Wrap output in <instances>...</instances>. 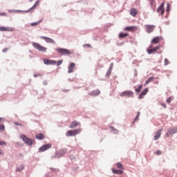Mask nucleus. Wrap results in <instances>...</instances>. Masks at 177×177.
<instances>
[{
	"label": "nucleus",
	"mask_w": 177,
	"mask_h": 177,
	"mask_svg": "<svg viewBox=\"0 0 177 177\" xmlns=\"http://www.w3.org/2000/svg\"><path fill=\"white\" fill-rule=\"evenodd\" d=\"M140 115V111H138V112H137V115L134 119V121H138V120H139Z\"/></svg>",
	"instance_id": "obj_32"
},
{
	"label": "nucleus",
	"mask_w": 177,
	"mask_h": 177,
	"mask_svg": "<svg viewBox=\"0 0 177 177\" xmlns=\"http://www.w3.org/2000/svg\"><path fill=\"white\" fill-rule=\"evenodd\" d=\"M6 141H1V140H0V146H6Z\"/></svg>",
	"instance_id": "obj_38"
},
{
	"label": "nucleus",
	"mask_w": 177,
	"mask_h": 177,
	"mask_svg": "<svg viewBox=\"0 0 177 177\" xmlns=\"http://www.w3.org/2000/svg\"><path fill=\"white\" fill-rule=\"evenodd\" d=\"M134 75L135 76H138V71H136V69L134 71Z\"/></svg>",
	"instance_id": "obj_42"
},
{
	"label": "nucleus",
	"mask_w": 177,
	"mask_h": 177,
	"mask_svg": "<svg viewBox=\"0 0 177 177\" xmlns=\"http://www.w3.org/2000/svg\"><path fill=\"white\" fill-rule=\"evenodd\" d=\"M40 37L41 39H44V40H46L47 43H53V44L55 43V41L51 37H48L46 36H40Z\"/></svg>",
	"instance_id": "obj_12"
},
{
	"label": "nucleus",
	"mask_w": 177,
	"mask_h": 177,
	"mask_svg": "<svg viewBox=\"0 0 177 177\" xmlns=\"http://www.w3.org/2000/svg\"><path fill=\"white\" fill-rule=\"evenodd\" d=\"M52 144H44V145H41L40 147L39 150L41 151H46V150H49V149H51Z\"/></svg>",
	"instance_id": "obj_9"
},
{
	"label": "nucleus",
	"mask_w": 177,
	"mask_h": 177,
	"mask_svg": "<svg viewBox=\"0 0 177 177\" xmlns=\"http://www.w3.org/2000/svg\"><path fill=\"white\" fill-rule=\"evenodd\" d=\"M160 47V46H156V47L153 48L152 44H151L149 46V48H147V52L149 53V54H152L153 53H155L156 51L159 50Z\"/></svg>",
	"instance_id": "obj_7"
},
{
	"label": "nucleus",
	"mask_w": 177,
	"mask_h": 177,
	"mask_svg": "<svg viewBox=\"0 0 177 177\" xmlns=\"http://www.w3.org/2000/svg\"><path fill=\"white\" fill-rule=\"evenodd\" d=\"M165 7V3H161V4H160L159 7H158L157 8V12H161L162 15H164V12H165V10L164 8Z\"/></svg>",
	"instance_id": "obj_10"
},
{
	"label": "nucleus",
	"mask_w": 177,
	"mask_h": 177,
	"mask_svg": "<svg viewBox=\"0 0 177 177\" xmlns=\"http://www.w3.org/2000/svg\"><path fill=\"white\" fill-rule=\"evenodd\" d=\"M116 167L117 168H119V169H124V167L122 165V164H121L120 162H118V164H116Z\"/></svg>",
	"instance_id": "obj_27"
},
{
	"label": "nucleus",
	"mask_w": 177,
	"mask_h": 177,
	"mask_svg": "<svg viewBox=\"0 0 177 177\" xmlns=\"http://www.w3.org/2000/svg\"><path fill=\"white\" fill-rule=\"evenodd\" d=\"M110 129L114 132V133H118V130L117 129H115L113 126H110Z\"/></svg>",
	"instance_id": "obj_28"
},
{
	"label": "nucleus",
	"mask_w": 177,
	"mask_h": 177,
	"mask_svg": "<svg viewBox=\"0 0 177 177\" xmlns=\"http://www.w3.org/2000/svg\"><path fill=\"white\" fill-rule=\"evenodd\" d=\"M138 26H126L124 28V30H129V31H133V30H137Z\"/></svg>",
	"instance_id": "obj_17"
},
{
	"label": "nucleus",
	"mask_w": 177,
	"mask_h": 177,
	"mask_svg": "<svg viewBox=\"0 0 177 177\" xmlns=\"http://www.w3.org/2000/svg\"><path fill=\"white\" fill-rule=\"evenodd\" d=\"M35 77H37V76H41L40 73H35L34 75Z\"/></svg>",
	"instance_id": "obj_41"
},
{
	"label": "nucleus",
	"mask_w": 177,
	"mask_h": 177,
	"mask_svg": "<svg viewBox=\"0 0 177 177\" xmlns=\"http://www.w3.org/2000/svg\"><path fill=\"white\" fill-rule=\"evenodd\" d=\"M3 152L2 149H0V156H3Z\"/></svg>",
	"instance_id": "obj_44"
},
{
	"label": "nucleus",
	"mask_w": 177,
	"mask_h": 177,
	"mask_svg": "<svg viewBox=\"0 0 177 177\" xmlns=\"http://www.w3.org/2000/svg\"><path fill=\"white\" fill-rule=\"evenodd\" d=\"M4 129H5L4 124H1V123H0V131H4Z\"/></svg>",
	"instance_id": "obj_36"
},
{
	"label": "nucleus",
	"mask_w": 177,
	"mask_h": 177,
	"mask_svg": "<svg viewBox=\"0 0 177 177\" xmlns=\"http://www.w3.org/2000/svg\"><path fill=\"white\" fill-rule=\"evenodd\" d=\"M120 95L121 97H133V91H132L131 90H125L124 91H122L121 93H120Z\"/></svg>",
	"instance_id": "obj_5"
},
{
	"label": "nucleus",
	"mask_w": 177,
	"mask_h": 177,
	"mask_svg": "<svg viewBox=\"0 0 177 177\" xmlns=\"http://www.w3.org/2000/svg\"><path fill=\"white\" fill-rule=\"evenodd\" d=\"M0 30L12 31V30H14V28H7L6 26H0Z\"/></svg>",
	"instance_id": "obj_21"
},
{
	"label": "nucleus",
	"mask_w": 177,
	"mask_h": 177,
	"mask_svg": "<svg viewBox=\"0 0 177 177\" xmlns=\"http://www.w3.org/2000/svg\"><path fill=\"white\" fill-rule=\"evenodd\" d=\"M75 66V62H71L70 65L68 66V73H71L72 72H73Z\"/></svg>",
	"instance_id": "obj_14"
},
{
	"label": "nucleus",
	"mask_w": 177,
	"mask_h": 177,
	"mask_svg": "<svg viewBox=\"0 0 177 177\" xmlns=\"http://www.w3.org/2000/svg\"><path fill=\"white\" fill-rule=\"evenodd\" d=\"M165 108H167V104H162Z\"/></svg>",
	"instance_id": "obj_45"
},
{
	"label": "nucleus",
	"mask_w": 177,
	"mask_h": 177,
	"mask_svg": "<svg viewBox=\"0 0 177 177\" xmlns=\"http://www.w3.org/2000/svg\"><path fill=\"white\" fill-rule=\"evenodd\" d=\"M171 101H172V97H169V98H167V102L168 104H169L171 102Z\"/></svg>",
	"instance_id": "obj_39"
},
{
	"label": "nucleus",
	"mask_w": 177,
	"mask_h": 177,
	"mask_svg": "<svg viewBox=\"0 0 177 177\" xmlns=\"http://www.w3.org/2000/svg\"><path fill=\"white\" fill-rule=\"evenodd\" d=\"M86 46H88V47H91V44H86Z\"/></svg>",
	"instance_id": "obj_49"
},
{
	"label": "nucleus",
	"mask_w": 177,
	"mask_h": 177,
	"mask_svg": "<svg viewBox=\"0 0 177 177\" xmlns=\"http://www.w3.org/2000/svg\"><path fill=\"white\" fill-rule=\"evenodd\" d=\"M57 51L64 55L73 54V51H71L68 48H57Z\"/></svg>",
	"instance_id": "obj_6"
},
{
	"label": "nucleus",
	"mask_w": 177,
	"mask_h": 177,
	"mask_svg": "<svg viewBox=\"0 0 177 177\" xmlns=\"http://www.w3.org/2000/svg\"><path fill=\"white\" fill-rule=\"evenodd\" d=\"M44 64H56V61H54L53 59H48L47 58H45L44 59Z\"/></svg>",
	"instance_id": "obj_20"
},
{
	"label": "nucleus",
	"mask_w": 177,
	"mask_h": 177,
	"mask_svg": "<svg viewBox=\"0 0 177 177\" xmlns=\"http://www.w3.org/2000/svg\"><path fill=\"white\" fill-rule=\"evenodd\" d=\"M23 169H24V165H20L19 167H18L17 168V171L18 172H20L21 171H23Z\"/></svg>",
	"instance_id": "obj_29"
},
{
	"label": "nucleus",
	"mask_w": 177,
	"mask_h": 177,
	"mask_svg": "<svg viewBox=\"0 0 177 177\" xmlns=\"http://www.w3.org/2000/svg\"><path fill=\"white\" fill-rule=\"evenodd\" d=\"M101 91L100 90H93L90 93L91 95H99L100 94Z\"/></svg>",
	"instance_id": "obj_23"
},
{
	"label": "nucleus",
	"mask_w": 177,
	"mask_h": 177,
	"mask_svg": "<svg viewBox=\"0 0 177 177\" xmlns=\"http://www.w3.org/2000/svg\"><path fill=\"white\" fill-rule=\"evenodd\" d=\"M156 156H160L162 154V151L160 149H158V151H156Z\"/></svg>",
	"instance_id": "obj_35"
},
{
	"label": "nucleus",
	"mask_w": 177,
	"mask_h": 177,
	"mask_svg": "<svg viewBox=\"0 0 177 177\" xmlns=\"http://www.w3.org/2000/svg\"><path fill=\"white\" fill-rule=\"evenodd\" d=\"M142 87H143V84H140V86H138V87H137V88H136V91H137V93H139L140 90H142Z\"/></svg>",
	"instance_id": "obj_30"
},
{
	"label": "nucleus",
	"mask_w": 177,
	"mask_h": 177,
	"mask_svg": "<svg viewBox=\"0 0 177 177\" xmlns=\"http://www.w3.org/2000/svg\"><path fill=\"white\" fill-rule=\"evenodd\" d=\"M112 172L113 174H116L117 175H122L123 174V171H121L120 169H112Z\"/></svg>",
	"instance_id": "obj_24"
},
{
	"label": "nucleus",
	"mask_w": 177,
	"mask_h": 177,
	"mask_svg": "<svg viewBox=\"0 0 177 177\" xmlns=\"http://www.w3.org/2000/svg\"><path fill=\"white\" fill-rule=\"evenodd\" d=\"M147 91H149V88H146L145 90H142V91L139 95V98H143L146 94H147Z\"/></svg>",
	"instance_id": "obj_15"
},
{
	"label": "nucleus",
	"mask_w": 177,
	"mask_h": 177,
	"mask_svg": "<svg viewBox=\"0 0 177 177\" xmlns=\"http://www.w3.org/2000/svg\"><path fill=\"white\" fill-rule=\"evenodd\" d=\"M149 1L151 8L153 10H156V0H149Z\"/></svg>",
	"instance_id": "obj_18"
},
{
	"label": "nucleus",
	"mask_w": 177,
	"mask_h": 177,
	"mask_svg": "<svg viewBox=\"0 0 177 177\" xmlns=\"http://www.w3.org/2000/svg\"><path fill=\"white\" fill-rule=\"evenodd\" d=\"M161 132H162V129H159V130L155 133L154 140H158V139L161 138Z\"/></svg>",
	"instance_id": "obj_11"
},
{
	"label": "nucleus",
	"mask_w": 177,
	"mask_h": 177,
	"mask_svg": "<svg viewBox=\"0 0 177 177\" xmlns=\"http://www.w3.org/2000/svg\"><path fill=\"white\" fill-rule=\"evenodd\" d=\"M153 79H154V76H151V77H149L147 80L145 82V84H148V83H150V82H152Z\"/></svg>",
	"instance_id": "obj_26"
},
{
	"label": "nucleus",
	"mask_w": 177,
	"mask_h": 177,
	"mask_svg": "<svg viewBox=\"0 0 177 177\" xmlns=\"http://www.w3.org/2000/svg\"><path fill=\"white\" fill-rule=\"evenodd\" d=\"M21 138L22 139V140H24L26 145H28V146H32L33 143L32 138H28V137H27V136H25V134H21Z\"/></svg>",
	"instance_id": "obj_2"
},
{
	"label": "nucleus",
	"mask_w": 177,
	"mask_h": 177,
	"mask_svg": "<svg viewBox=\"0 0 177 177\" xmlns=\"http://www.w3.org/2000/svg\"><path fill=\"white\" fill-rule=\"evenodd\" d=\"M62 61H59V62H58V65H59L60 64H62Z\"/></svg>",
	"instance_id": "obj_48"
},
{
	"label": "nucleus",
	"mask_w": 177,
	"mask_h": 177,
	"mask_svg": "<svg viewBox=\"0 0 177 177\" xmlns=\"http://www.w3.org/2000/svg\"><path fill=\"white\" fill-rule=\"evenodd\" d=\"M145 28L146 29V31L148 32V33H151V32H153L156 28V25H149V24H147V25H145Z\"/></svg>",
	"instance_id": "obj_8"
},
{
	"label": "nucleus",
	"mask_w": 177,
	"mask_h": 177,
	"mask_svg": "<svg viewBox=\"0 0 177 177\" xmlns=\"http://www.w3.org/2000/svg\"><path fill=\"white\" fill-rule=\"evenodd\" d=\"M78 125H80V122H77V120H73V122L71 123L69 128H71V129H74V128H76Z\"/></svg>",
	"instance_id": "obj_13"
},
{
	"label": "nucleus",
	"mask_w": 177,
	"mask_h": 177,
	"mask_svg": "<svg viewBox=\"0 0 177 177\" xmlns=\"http://www.w3.org/2000/svg\"><path fill=\"white\" fill-rule=\"evenodd\" d=\"M40 1L37 0L36 1V3H35V4L32 6V7H31L30 10H32L33 8H35L37 6L39 5Z\"/></svg>",
	"instance_id": "obj_25"
},
{
	"label": "nucleus",
	"mask_w": 177,
	"mask_h": 177,
	"mask_svg": "<svg viewBox=\"0 0 177 177\" xmlns=\"http://www.w3.org/2000/svg\"><path fill=\"white\" fill-rule=\"evenodd\" d=\"M168 64H169V59L165 58V65H168Z\"/></svg>",
	"instance_id": "obj_37"
},
{
	"label": "nucleus",
	"mask_w": 177,
	"mask_h": 177,
	"mask_svg": "<svg viewBox=\"0 0 177 177\" xmlns=\"http://www.w3.org/2000/svg\"><path fill=\"white\" fill-rule=\"evenodd\" d=\"M41 21H37V22H32V24H30V25H32V26H35L37 25H39V24H40Z\"/></svg>",
	"instance_id": "obj_34"
},
{
	"label": "nucleus",
	"mask_w": 177,
	"mask_h": 177,
	"mask_svg": "<svg viewBox=\"0 0 177 177\" xmlns=\"http://www.w3.org/2000/svg\"><path fill=\"white\" fill-rule=\"evenodd\" d=\"M45 136L44 133H37L36 134V139H39V140H42V139H44Z\"/></svg>",
	"instance_id": "obj_16"
},
{
	"label": "nucleus",
	"mask_w": 177,
	"mask_h": 177,
	"mask_svg": "<svg viewBox=\"0 0 177 177\" xmlns=\"http://www.w3.org/2000/svg\"><path fill=\"white\" fill-rule=\"evenodd\" d=\"M129 35V33H120L119 37H127Z\"/></svg>",
	"instance_id": "obj_31"
},
{
	"label": "nucleus",
	"mask_w": 177,
	"mask_h": 177,
	"mask_svg": "<svg viewBox=\"0 0 177 177\" xmlns=\"http://www.w3.org/2000/svg\"><path fill=\"white\" fill-rule=\"evenodd\" d=\"M15 125H19V123H17V122H15Z\"/></svg>",
	"instance_id": "obj_46"
},
{
	"label": "nucleus",
	"mask_w": 177,
	"mask_h": 177,
	"mask_svg": "<svg viewBox=\"0 0 177 177\" xmlns=\"http://www.w3.org/2000/svg\"><path fill=\"white\" fill-rule=\"evenodd\" d=\"M170 10H171V4H169V3H167L166 10H167V12H169Z\"/></svg>",
	"instance_id": "obj_33"
},
{
	"label": "nucleus",
	"mask_w": 177,
	"mask_h": 177,
	"mask_svg": "<svg viewBox=\"0 0 177 177\" xmlns=\"http://www.w3.org/2000/svg\"><path fill=\"white\" fill-rule=\"evenodd\" d=\"M1 121H3V118H0V122H1Z\"/></svg>",
	"instance_id": "obj_47"
},
{
	"label": "nucleus",
	"mask_w": 177,
	"mask_h": 177,
	"mask_svg": "<svg viewBox=\"0 0 177 177\" xmlns=\"http://www.w3.org/2000/svg\"><path fill=\"white\" fill-rule=\"evenodd\" d=\"M160 40H161V37L157 36L156 37H153V39L151 40V43L157 44L159 43Z\"/></svg>",
	"instance_id": "obj_22"
},
{
	"label": "nucleus",
	"mask_w": 177,
	"mask_h": 177,
	"mask_svg": "<svg viewBox=\"0 0 177 177\" xmlns=\"http://www.w3.org/2000/svg\"><path fill=\"white\" fill-rule=\"evenodd\" d=\"M130 14L131 15H133V17H136L138 15V10H136V8H131Z\"/></svg>",
	"instance_id": "obj_19"
},
{
	"label": "nucleus",
	"mask_w": 177,
	"mask_h": 177,
	"mask_svg": "<svg viewBox=\"0 0 177 177\" xmlns=\"http://www.w3.org/2000/svg\"><path fill=\"white\" fill-rule=\"evenodd\" d=\"M82 132V129H73V130H67L66 136H76Z\"/></svg>",
	"instance_id": "obj_1"
},
{
	"label": "nucleus",
	"mask_w": 177,
	"mask_h": 177,
	"mask_svg": "<svg viewBox=\"0 0 177 177\" xmlns=\"http://www.w3.org/2000/svg\"><path fill=\"white\" fill-rule=\"evenodd\" d=\"M112 71V68H109V69L107 71L106 75H111Z\"/></svg>",
	"instance_id": "obj_40"
},
{
	"label": "nucleus",
	"mask_w": 177,
	"mask_h": 177,
	"mask_svg": "<svg viewBox=\"0 0 177 177\" xmlns=\"http://www.w3.org/2000/svg\"><path fill=\"white\" fill-rule=\"evenodd\" d=\"M8 48H3V52L6 53L8 51Z\"/></svg>",
	"instance_id": "obj_43"
},
{
	"label": "nucleus",
	"mask_w": 177,
	"mask_h": 177,
	"mask_svg": "<svg viewBox=\"0 0 177 177\" xmlns=\"http://www.w3.org/2000/svg\"><path fill=\"white\" fill-rule=\"evenodd\" d=\"M175 133H177V127H171L166 133L165 138H169V136L175 135Z\"/></svg>",
	"instance_id": "obj_4"
},
{
	"label": "nucleus",
	"mask_w": 177,
	"mask_h": 177,
	"mask_svg": "<svg viewBox=\"0 0 177 177\" xmlns=\"http://www.w3.org/2000/svg\"><path fill=\"white\" fill-rule=\"evenodd\" d=\"M32 46L33 47H35V48H37V50H39V51H43L45 53L47 50V47H44V46H41V44H40L39 43L33 42Z\"/></svg>",
	"instance_id": "obj_3"
}]
</instances>
